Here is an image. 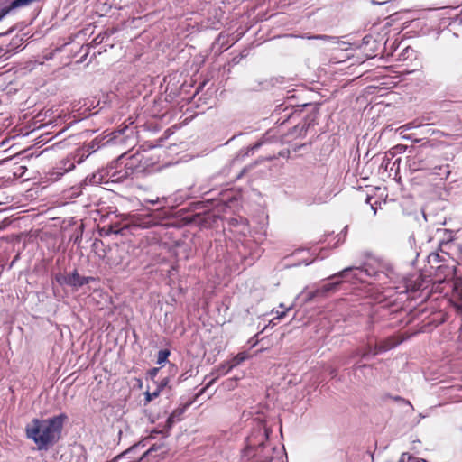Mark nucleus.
I'll return each mask as SVG.
<instances>
[{"label":"nucleus","mask_w":462,"mask_h":462,"mask_svg":"<svg viewBox=\"0 0 462 462\" xmlns=\"http://www.w3.org/2000/svg\"><path fill=\"white\" fill-rule=\"evenodd\" d=\"M67 419L64 413L48 419L34 418L25 426L26 438L34 442L38 450L46 451L60 439Z\"/></svg>","instance_id":"f257e3e1"},{"label":"nucleus","mask_w":462,"mask_h":462,"mask_svg":"<svg viewBox=\"0 0 462 462\" xmlns=\"http://www.w3.org/2000/svg\"><path fill=\"white\" fill-rule=\"evenodd\" d=\"M148 163L143 154L136 153L126 160L125 164V176L143 173L147 170Z\"/></svg>","instance_id":"f03ea898"},{"label":"nucleus","mask_w":462,"mask_h":462,"mask_svg":"<svg viewBox=\"0 0 462 462\" xmlns=\"http://www.w3.org/2000/svg\"><path fill=\"white\" fill-rule=\"evenodd\" d=\"M425 277L421 273L411 274L405 279V287L407 291L416 292L424 291L428 285Z\"/></svg>","instance_id":"7ed1b4c3"},{"label":"nucleus","mask_w":462,"mask_h":462,"mask_svg":"<svg viewBox=\"0 0 462 462\" xmlns=\"http://www.w3.org/2000/svg\"><path fill=\"white\" fill-rule=\"evenodd\" d=\"M403 340L404 338L402 336H390L387 338L381 340L374 346V356L394 348Z\"/></svg>","instance_id":"20e7f679"},{"label":"nucleus","mask_w":462,"mask_h":462,"mask_svg":"<svg viewBox=\"0 0 462 462\" xmlns=\"http://www.w3.org/2000/svg\"><path fill=\"white\" fill-rule=\"evenodd\" d=\"M92 280V277L81 276L77 271H74L65 277L66 284L73 287H81L89 283Z\"/></svg>","instance_id":"39448f33"},{"label":"nucleus","mask_w":462,"mask_h":462,"mask_svg":"<svg viewBox=\"0 0 462 462\" xmlns=\"http://www.w3.org/2000/svg\"><path fill=\"white\" fill-rule=\"evenodd\" d=\"M189 404H186L184 405L183 407H178L177 409H175L171 413V415L168 417L167 420H166V423H165V431H164V434L165 435H169L170 433V430L172 428L173 424L176 422V421H179L181 420V416L183 415V413L185 412V410L187 408V406H189Z\"/></svg>","instance_id":"423d86ee"},{"label":"nucleus","mask_w":462,"mask_h":462,"mask_svg":"<svg viewBox=\"0 0 462 462\" xmlns=\"http://www.w3.org/2000/svg\"><path fill=\"white\" fill-rule=\"evenodd\" d=\"M420 134L427 135V136H435V139H438L441 136H448L452 137L454 139H457L460 136L459 134H451V133H445L443 131L433 129L430 126V125H423L420 126Z\"/></svg>","instance_id":"0eeeda50"},{"label":"nucleus","mask_w":462,"mask_h":462,"mask_svg":"<svg viewBox=\"0 0 462 462\" xmlns=\"http://www.w3.org/2000/svg\"><path fill=\"white\" fill-rule=\"evenodd\" d=\"M248 358V355L245 352L238 353L236 356L232 358L230 363L228 364L227 368L226 369V365H222L219 366L218 371L221 373V374H227L231 369H233L235 366L240 365L244 361H245Z\"/></svg>","instance_id":"6e6552de"},{"label":"nucleus","mask_w":462,"mask_h":462,"mask_svg":"<svg viewBox=\"0 0 462 462\" xmlns=\"http://www.w3.org/2000/svg\"><path fill=\"white\" fill-rule=\"evenodd\" d=\"M448 319V313L442 310H434L431 313L430 319L428 321L429 325H434L435 327L444 323Z\"/></svg>","instance_id":"1a4fd4ad"},{"label":"nucleus","mask_w":462,"mask_h":462,"mask_svg":"<svg viewBox=\"0 0 462 462\" xmlns=\"http://www.w3.org/2000/svg\"><path fill=\"white\" fill-rule=\"evenodd\" d=\"M167 380H163L155 389L153 392H150L147 390L144 393L145 400H144V405H147L150 402H152L153 399L157 398L160 395V393L164 388V386L167 384Z\"/></svg>","instance_id":"9d476101"},{"label":"nucleus","mask_w":462,"mask_h":462,"mask_svg":"<svg viewBox=\"0 0 462 462\" xmlns=\"http://www.w3.org/2000/svg\"><path fill=\"white\" fill-rule=\"evenodd\" d=\"M341 284V281H337V282H329V283H327V284H324L321 289H320V291L322 293H328V292H330V291H335L337 290L338 286Z\"/></svg>","instance_id":"9b49d317"},{"label":"nucleus","mask_w":462,"mask_h":462,"mask_svg":"<svg viewBox=\"0 0 462 462\" xmlns=\"http://www.w3.org/2000/svg\"><path fill=\"white\" fill-rule=\"evenodd\" d=\"M448 168H449L448 164H447L445 166H435L433 168V171H434L433 173L439 175V176L444 175V178L447 179L450 173V171Z\"/></svg>","instance_id":"f8f14e48"},{"label":"nucleus","mask_w":462,"mask_h":462,"mask_svg":"<svg viewBox=\"0 0 462 462\" xmlns=\"http://www.w3.org/2000/svg\"><path fill=\"white\" fill-rule=\"evenodd\" d=\"M171 352L169 349H162L158 352L157 363L162 364L167 361Z\"/></svg>","instance_id":"ddd939ff"},{"label":"nucleus","mask_w":462,"mask_h":462,"mask_svg":"<svg viewBox=\"0 0 462 462\" xmlns=\"http://www.w3.org/2000/svg\"><path fill=\"white\" fill-rule=\"evenodd\" d=\"M374 347L368 344L363 350H358V355H360L362 357H365L370 354L374 355Z\"/></svg>","instance_id":"4468645a"},{"label":"nucleus","mask_w":462,"mask_h":462,"mask_svg":"<svg viewBox=\"0 0 462 462\" xmlns=\"http://www.w3.org/2000/svg\"><path fill=\"white\" fill-rule=\"evenodd\" d=\"M399 462H420L416 457L408 454H402Z\"/></svg>","instance_id":"2eb2a0df"},{"label":"nucleus","mask_w":462,"mask_h":462,"mask_svg":"<svg viewBox=\"0 0 462 462\" xmlns=\"http://www.w3.org/2000/svg\"><path fill=\"white\" fill-rule=\"evenodd\" d=\"M164 431H165V426H164L162 430H157V429H155V430H152V431H151V433H150V438L154 439V438H156V436H157L158 434L162 435V437H167L168 435H165V434H164Z\"/></svg>","instance_id":"dca6fc26"},{"label":"nucleus","mask_w":462,"mask_h":462,"mask_svg":"<svg viewBox=\"0 0 462 462\" xmlns=\"http://www.w3.org/2000/svg\"><path fill=\"white\" fill-rule=\"evenodd\" d=\"M351 268H346L344 269L343 271L341 272H338L337 273L332 275L330 278H335V277H344L345 273L348 271H350Z\"/></svg>","instance_id":"f3484780"},{"label":"nucleus","mask_w":462,"mask_h":462,"mask_svg":"<svg viewBox=\"0 0 462 462\" xmlns=\"http://www.w3.org/2000/svg\"><path fill=\"white\" fill-rule=\"evenodd\" d=\"M215 380H216V379L214 378V379H212L211 381H209V382L206 384V386H205L204 388H202V389L199 391V393H198V395H200V394L204 393H205V391H206V389H208V387H210V386H211V384L215 382Z\"/></svg>","instance_id":"a211bd4d"},{"label":"nucleus","mask_w":462,"mask_h":462,"mask_svg":"<svg viewBox=\"0 0 462 462\" xmlns=\"http://www.w3.org/2000/svg\"><path fill=\"white\" fill-rule=\"evenodd\" d=\"M109 231L114 234H118L122 231V229L117 228L116 226L111 225L109 227Z\"/></svg>","instance_id":"6ab92c4d"},{"label":"nucleus","mask_w":462,"mask_h":462,"mask_svg":"<svg viewBox=\"0 0 462 462\" xmlns=\"http://www.w3.org/2000/svg\"><path fill=\"white\" fill-rule=\"evenodd\" d=\"M121 262H122V260H121V259H120V260H118V261H116V260H112L110 257L108 258V261H107V263H108L109 264H111V265H118V264H120V263H121Z\"/></svg>","instance_id":"aec40b11"},{"label":"nucleus","mask_w":462,"mask_h":462,"mask_svg":"<svg viewBox=\"0 0 462 462\" xmlns=\"http://www.w3.org/2000/svg\"><path fill=\"white\" fill-rule=\"evenodd\" d=\"M158 372L159 368H152V370H150L149 374L152 378H154Z\"/></svg>","instance_id":"412c9836"},{"label":"nucleus","mask_w":462,"mask_h":462,"mask_svg":"<svg viewBox=\"0 0 462 462\" xmlns=\"http://www.w3.org/2000/svg\"><path fill=\"white\" fill-rule=\"evenodd\" d=\"M66 164H68V167H66V168L64 169V171H70V170H72V169L74 168V164H73L71 162H69V161H68V162L65 163V165H66Z\"/></svg>","instance_id":"4be33fe9"},{"label":"nucleus","mask_w":462,"mask_h":462,"mask_svg":"<svg viewBox=\"0 0 462 462\" xmlns=\"http://www.w3.org/2000/svg\"><path fill=\"white\" fill-rule=\"evenodd\" d=\"M261 144L260 143H256L254 144L252 149L254 150V149H257Z\"/></svg>","instance_id":"5701e85b"},{"label":"nucleus","mask_w":462,"mask_h":462,"mask_svg":"<svg viewBox=\"0 0 462 462\" xmlns=\"http://www.w3.org/2000/svg\"><path fill=\"white\" fill-rule=\"evenodd\" d=\"M41 456H42V457L43 458V460H44L45 462H48V461H47V456H46V455L42 454Z\"/></svg>","instance_id":"b1692460"},{"label":"nucleus","mask_w":462,"mask_h":462,"mask_svg":"<svg viewBox=\"0 0 462 462\" xmlns=\"http://www.w3.org/2000/svg\"><path fill=\"white\" fill-rule=\"evenodd\" d=\"M370 200H371V197H369V196H368V197L366 198V202H367V203H370Z\"/></svg>","instance_id":"393cba45"},{"label":"nucleus","mask_w":462,"mask_h":462,"mask_svg":"<svg viewBox=\"0 0 462 462\" xmlns=\"http://www.w3.org/2000/svg\"><path fill=\"white\" fill-rule=\"evenodd\" d=\"M153 448H151L149 450H146V452L144 453V455L148 454L151 450H152Z\"/></svg>","instance_id":"a878e982"},{"label":"nucleus","mask_w":462,"mask_h":462,"mask_svg":"<svg viewBox=\"0 0 462 462\" xmlns=\"http://www.w3.org/2000/svg\"><path fill=\"white\" fill-rule=\"evenodd\" d=\"M313 38L319 39V38H321V36H314Z\"/></svg>","instance_id":"bb28decb"},{"label":"nucleus","mask_w":462,"mask_h":462,"mask_svg":"<svg viewBox=\"0 0 462 462\" xmlns=\"http://www.w3.org/2000/svg\"><path fill=\"white\" fill-rule=\"evenodd\" d=\"M245 172V169H243L241 175L244 174Z\"/></svg>","instance_id":"cd10ccee"}]
</instances>
